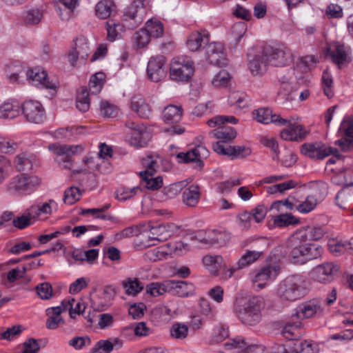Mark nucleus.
<instances>
[{"mask_svg":"<svg viewBox=\"0 0 353 353\" xmlns=\"http://www.w3.org/2000/svg\"><path fill=\"white\" fill-rule=\"evenodd\" d=\"M263 307V299L254 296L249 298L237 296L234 303V313L238 319L245 325L254 326L262 319L261 311Z\"/></svg>","mask_w":353,"mask_h":353,"instance_id":"nucleus-1","label":"nucleus"},{"mask_svg":"<svg viewBox=\"0 0 353 353\" xmlns=\"http://www.w3.org/2000/svg\"><path fill=\"white\" fill-rule=\"evenodd\" d=\"M288 257L294 263L305 264L309 261L319 258L323 252L322 246L305 240L297 232L288 241Z\"/></svg>","mask_w":353,"mask_h":353,"instance_id":"nucleus-2","label":"nucleus"},{"mask_svg":"<svg viewBox=\"0 0 353 353\" xmlns=\"http://www.w3.org/2000/svg\"><path fill=\"white\" fill-rule=\"evenodd\" d=\"M275 293L283 301L294 302L304 297L307 289L301 276L290 275L278 283Z\"/></svg>","mask_w":353,"mask_h":353,"instance_id":"nucleus-3","label":"nucleus"},{"mask_svg":"<svg viewBox=\"0 0 353 353\" xmlns=\"http://www.w3.org/2000/svg\"><path fill=\"white\" fill-rule=\"evenodd\" d=\"M321 311V305L317 300H310L299 305L292 315V322H289L284 327L282 334L286 339H293V336H297L295 331H299L301 326V320L314 316Z\"/></svg>","mask_w":353,"mask_h":353,"instance_id":"nucleus-4","label":"nucleus"},{"mask_svg":"<svg viewBox=\"0 0 353 353\" xmlns=\"http://www.w3.org/2000/svg\"><path fill=\"white\" fill-rule=\"evenodd\" d=\"M40 184L41 179L37 176L21 174L6 184V190L12 195L28 196L36 191Z\"/></svg>","mask_w":353,"mask_h":353,"instance_id":"nucleus-5","label":"nucleus"},{"mask_svg":"<svg viewBox=\"0 0 353 353\" xmlns=\"http://www.w3.org/2000/svg\"><path fill=\"white\" fill-rule=\"evenodd\" d=\"M316 62L314 56H306L296 64V67L290 70L287 75L279 77V81L283 86L287 84H296L302 85L307 83V80L304 75L310 68V66ZM283 88H285L283 87Z\"/></svg>","mask_w":353,"mask_h":353,"instance_id":"nucleus-6","label":"nucleus"},{"mask_svg":"<svg viewBox=\"0 0 353 353\" xmlns=\"http://www.w3.org/2000/svg\"><path fill=\"white\" fill-rule=\"evenodd\" d=\"M161 159L159 157L148 155L142 159V165L145 170L140 172V176L145 182V186L151 190H156L161 188L163 178L161 176L153 177L155 172L159 170V162Z\"/></svg>","mask_w":353,"mask_h":353,"instance_id":"nucleus-7","label":"nucleus"},{"mask_svg":"<svg viewBox=\"0 0 353 353\" xmlns=\"http://www.w3.org/2000/svg\"><path fill=\"white\" fill-rule=\"evenodd\" d=\"M194 63L190 57H178L172 59L170 68V79L175 81L187 82L194 74Z\"/></svg>","mask_w":353,"mask_h":353,"instance_id":"nucleus-8","label":"nucleus"},{"mask_svg":"<svg viewBox=\"0 0 353 353\" xmlns=\"http://www.w3.org/2000/svg\"><path fill=\"white\" fill-rule=\"evenodd\" d=\"M48 149L57 156L56 161L59 163H63V167L70 170L72 169V155L81 153L83 151V148L80 145H70L59 143L50 144Z\"/></svg>","mask_w":353,"mask_h":353,"instance_id":"nucleus-9","label":"nucleus"},{"mask_svg":"<svg viewBox=\"0 0 353 353\" xmlns=\"http://www.w3.org/2000/svg\"><path fill=\"white\" fill-rule=\"evenodd\" d=\"M265 56L268 58L269 63L274 66H283L292 60L290 50L284 46L272 47L270 46L263 48Z\"/></svg>","mask_w":353,"mask_h":353,"instance_id":"nucleus-10","label":"nucleus"},{"mask_svg":"<svg viewBox=\"0 0 353 353\" xmlns=\"http://www.w3.org/2000/svg\"><path fill=\"white\" fill-rule=\"evenodd\" d=\"M263 48L250 49L248 53V68L254 76L263 74L269 64Z\"/></svg>","mask_w":353,"mask_h":353,"instance_id":"nucleus-11","label":"nucleus"},{"mask_svg":"<svg viewBox=\"0 0 353 353\" xmlns=\"http://www.w3.org/2000/svg\"><path fill=\"white\" fill-rule=\"evenodd\" d=\"M279 268L277 265H267L259 270L254 275L252 281L259 290L265 288L279 275Z\"/></svg>","mask_w":353,"mask_h":353,"instance_id":"nucleus-12","label":"nucleus"},{"mask_svg":"<svg viewBox=\"0 0 353 353\" xmlns=\"http://www.w3.org/2000/svg\"><path fill=\"white\" fill-rule=\"evenodd\" d=\"M208 156V150L205 146L199 145L185 152H179L176 158L180 163L195 162L197 166L201 168L203 166L202 159Z\"/></svg>","mask_w":353,"mask_h":353,"instance_id":"nucleus-13","label":"nucleus"},{"mask_svg":"<svg viewBox=\"0 0 353 353\" xmlns=\"http://www.w3.org/2000/svg\"><path fill=\"white\" fill-rule=\"evenodd\" d=\"M228 350L236 353H265V347L261 345H249L242 336H236L224 343Z\"/></svg>","mask_w":353,"mask_h":353,"instance_id":"nucleus-14","label":"nucleus"},{"mask_svg":"<svg viewBox=\"0 0 353 353\" xmlns=\"http://www.w3.org/2000/svg\"><path fill=\"white\" fill-rule=\"evenodd\" d=\"M335 152H337L336 148L327 146L321 142L305 143L301 147L302 154L312 159H323Z\"/></svg>","mask_w":353,"mask_h":353,"instance_id":"nucleus-15","label":"nucleus"},{"mask_svg":"<svg viewBox=\"0 0 353 353\" xmlns=\"http://www.w3.org/2000/svg\"><path fill=\"white\" fill-rule=\"evenodd\" d=\"M205 57L208 61L212 65L222 67L228 64L221 43H208L205 46Z\"/></svg>","mask_w":353,"mask_h":353,"instance_id":"nucleus-16","label":"nucleus"},{"mask_svg":"<svg viewBox=\"0 0 353 353\" xmlns=\"http://www.w3.org/2000/svg\"><path fill=\"white\" fill-rule=\"evenodd\" d=\"M165 58L163 55H157L150 58L148 63L147 74L151 81L159 82L165 77Z\"/></svg>","mask_w":353,"mask_h":353,"instance_id":"nucleus-17","label":"nucleus"},{"mask_svg":"<svg viewBox=\"0 0 353 353\" xmlns=\"http://www.w3.org/2000/svg\"><path fill=\"white\" fill-rule=\"evenodd\" d=\"M24 117L29 122L41 123L45 119V112L42 105L37 101H28L22 105Z\"/></svg>","mask_w":353,"mask_h":353,"instance_id":"nucleus-18","label":"nucleus"},{"mask_svg":"<svg viewBox=\"0 0 353 353\" xmlns=\"http://www.w3.org/2000/svg\"><path fill=\"white\" fill-rule=\"evenodd\" d=\"M146 230H148L150 234L147 235L145 241L142 240L141 244L144 247L155 245L156 243L152 241H164L170 236V231L163 224L151 225L148 224Z\"/></svg>","mask_w":353,"mask_h":353,"instance_id":"nucleus-19","label":"nucleus"},{"mask_svg":"<svg viewBox=\"0 0 353 353\" xmlns=\"http://www.w3.org/2000/svg\"><path fill=\"white\" fill-rule=\"evenodd\" d=\"M90 53V48L88 39L80 36L77 38L75 46L68 54L69 61L72 66H74L78 60H86Z\"/></svg>","mask_w":353,"mask_h":353,"instance_id":"nucleus-20","label":"nucleus"},{"mask_svg":"<svg viewBox=\"0 0 353 353\" xmlns=\"http://www.w3.org/2000/svg\"><path fill=\"white\" fill-rule=\"evenodd\" d=\"M213 149L217 154L227 155L234 158H244L251 154V150L245 146H230L225 145L223 142L217 141L213 145Z\"/></svg>","mask_w":353,"mask_h":353,"instance_id":"nucleus-21","label":"nucleus"},{"mask_svg":"<svg viewBox=\"0 0 353 353\" xmlns=\"http://www.w3.org/2000/svg\"><path fill=\"white\" fill-rule=\"evenodd\" d=\"M288 123L285 125L286 127L281 132V137L286 141H301L307 134V131L301 125L291 123L290 120L287 119Z\"/></svg>","mask_w":353,"mask_h":353,"instance_id":"nucleus-22","label":"nucleus"},{"mask_svg":"<svg viewBox=\"0 0 353 353\" xmlns=\"http://www.w3.org/2000/svg\"><path fill=\"white\" fill-rule=\"evenodd\" d=\"M339 270L337 265L333 263H324L313 269L312 274L314 280L320 283L330 282L334 274Z\"/></svg>","mask_w":353,"mask_h":353,"instance_id":"nucleus-23","label":"nucleus"},{"mask_svg":"<svg viewBox=\"0 0 353 353\" xmlns=\"http://www.w3.org/2000/svg\"><path fill=\"white\" fill-rule=\"evenodd\" d=\"M26 74L27 79L33 85L41 86L46 89H54L57 87L56 83L48 80L46 72L41 70L39 68L29 70Z\"/></svg>","mask_w":353,"mask_h":353,"instance_id":"nucleus-24","label":"nucleus"},{"mask_svg":"<svg viewBox=\"0 0 353 353\" xmlns=\"http://www.w3.org/2000/svg\"><path fill=\"white\" fill-rule=\"evenodd\" d=\"M253 116L256 121L263 124L273 123L282 126L288 123L287 119L282 118L279 114H272V110L268 108H261L254 110Z\"/></svg>","mask_w":353,"mask_h":353,"instance_id":"nucleus-25","label":"nucleus"},{"mask_svg":"<svg viewBox=\"0 0 353 353\" xmlns=\"http://www.w3.org/2000/svg\"><path fill=\"white\" fill-rule=\"evenodd\" d=\"M297 336H293V339H288V340L294 341L292 345H290L289 353H314V348L313 343L311 341H301L298 339L300 334L298 331H295ZM281 351L278 353H288V350L283 347H281Z\"/></svg>","mask_w":353,"mask_h":353,"instance_id":"nucleus-26","label":"nucleus"},{"mask_svg":"<svg viewBox=\"0 0 353 353\" xmlns=\"http://www.w3.org/2000/svg\"><path fill=\"white\" fill-rule=\"evenodd\" d=\"M37 159L34 154L22 152L16 156L14 161V167L19 172L30 171L37 166Z\"/></svg>","mask_w":353,"mask_h":353,"instance_id":"nucleus-27","label":"nucleus"},{"mask_svg":"<svg viewBox=\"0 0 353 353\" xmlns=\"http://www.w3.org/2000/svg\"><path fill=\"white\" fill-rule=\"evenodd\" d=\"M263 253V251H246L238 261L236 266L232 267L228 270V275L227 277L230 278L236 270L243 269L254 263L262 256Z\"/></svg>","mask_w":353,"mask_h":353,"instance_id":"nucleus-28","label":"nucleus"},{"mask_svg":"<svg viewBox=\"0 0 353 353\" xmlns=\"http://www.w3.org/2000/svg\"><path fill=\"white\" fill-rule=\"evenodd\" d=\"M131 108L141 118H149L152 114L151 107L141 95H134L131 99Z\"/></svg>","mask_w":353,"mask_h":353,"instance_id":"nucleus-29","label":"nucleus"},{"mask_svg":"<svg viewBox=\"0 0 353 353\" xmlns=\"http://www.w3.org/2000/svg\"><path fill=\"white\" fill-rule=\"evenodd\" d=\"M150 137V134L147 131L146 127L141 125L139 128L136 129V131H132L129 142L135 148H143L148 145Z\"/></svg>","mask_w":353,"mask_h":353,"instance_id":"nucleus-30","label":"nucleus"},{"mask_svg":"<svg viewBox=\"0 0 353 353\" xmlns=\"http://www.w3.org/2000/svg\"><path fill=\"white\" fill-rule=\"evenodd\" d=\"M169 293L182 297L192 294L194 291L193 284L187 281L169 280Z\"/></svg>","mask_w":353,"mask_h":353,"instance_id":"nucleus-31","label":"nucleus"},{"mask_svg":"<svg viewBox=\"0 0 353 353\" xmlns=\"http://www.w3.org/2000/svg\"><path fill=\"white\" fill-rule=\"evenodd\" d=\"M209 41V38L207 34H203L199 32H194L191 33L186 41L187 48L192 52H196L201 49Z\"/></svg>","mask_w":353,"mask_h":353,"instance_id":"nucleus-32","label":"nucleus"},{"mask_svg":"<svg viewBox=\"0 0 353 353\" xmlns=\"http://www.w3.org/2000/svg\"><path fill=\"white\" fill-rule=\"evenodd\" d=\"M183 109L181 106L169 105L162 112V119L167 123H175L182 119Z\"/></svg>","mask_w":353,"mask_h":353,"instance_id":"nucleus-33","label":"nucleus"},{"mask_svg":"<svg viewBox=\"0 0 353 353\" xmlns=\"http://www.w3.org/2000/svg\"><path fill=\"white\" fill-rule=\"evenodd\" d=\"M305 240L310 243L311 241H319L326 234V230L322 226H309L303 230L297 232Z\"/></svg>","mask_w":353,"mask_h":353,"instance_id":"nucleus-34","label":"nucleus"},{"mask_svg":"<svg viewBox=\"0 0 353 353\" xmlns=\"http://www.w3.org/2000/svg\"><path fill=\"white\" fill-rule=\"evenodd\" d=\"M216 129L213 130L210 132V135L217 139H221L225 145L226 143L232 141L236 137V132L232 127L220 126L217 125Z\"/></svg>","mask_w":353,"mask_h":353,"instance_id":"nucleus-35","label":"nucleus"},{"mask_svg":"<svg viewBox=\"0 0 353 353\" xmlns=\"http://www.w3.org/2000/svg\"><path fill=\"white\" fill-rule=\"evenodd\" d=\"M201 193L199 186L192 184L183 192V202L188 206L194 207L199 202Z\"/></svg>","mask_w":353,"mask_h":353,"instance_id":"nucleus-36","label":"nucleus"},{"mask_svg":"<svg viewBox=\"0 0 353 353\" xmlns=\"http://www.w3.org/2000/svg\"><path fill=\"white\" fill-rule=\"evenodd\" d=\"M59 307H49L46 310V315L48 318L46 320V327L50 330L57 329L59 325L64 323V320L61 316Z\"/></svg>","mask_w":353,"mask_h":353,"instance_id":"nucleus-37","label":"nucleus"},{"mask_svg":"<svg viewBox=\"0 0 353 353\" xmlns=\"http://www.w3.org/2000/svg\"><path fill=\"white\" fill-rule=\"evenodd\" d=\"M116 345H118L119 347L122 345L121 341L117 339H114L113 341L101 340L90 350V353H110Z\"/></svg>","mask_w":353,"mask_h":353,"instance_id":"nucleus-38","label":"nucleus"},{"mask_svg":"<svg viewBox=\"0 0 353 353\" xmlns=\"http://www.w3.org/2000/svg\"><path fill=\"white\" fill-rule=\"evenodd\" d=\"M150 37L145 28L140 29L132 37L133 47L137 50L145 48L150 41Z\"/></svg>","mask_w":353,"mask_h":353,"instance_id":"nucleus-39","label":"nucleus"},{"mask_svg":"<svg viewBox=\"0 0 353 353\" xmlns=\"http://www.w3.org/2000/svg\"><path fill=\"white\" fill-rule=\"evenodd\" d=\"M146 293L152 296H159L169 293L170 288L169 286V280L163 282H154L146 285Z\"/></svg>","mask_w":353,"mask_h":353,"instance_id":"nucleus-40","label":"nucleus"},{"mask_svg":"<svg viewBox=\"0 0 353 353\" xmlns=\"http://www.w3.org/2000/svg\"><path fill=\"white\" fill-rule=\"evenodd\" d=\"M206 234H207L205 232L201 231L195 237L200 242L205 244L213 245L221 243L223 241V236H225L224 233L214 230L208 234V235Z\"/></svg>","mask_w":353,"mask_h":353,"instance_id":"nucleus-41","label":"nucleus"},{"mask_svg":"<svg viewBox=\"0 0 353 353\" xmlns=\"http://www.w3.org/2000/svg\"><path fill=\"white\" fill-rule=\"evenodd\" d=\"M122 286L125 293L130 296L137 295L144 288L143 284L137 279H127L122 282Z\"/></svg>","mask_w":353,"mask_h":353,"instance_id":"nucleus-42","label":"nucleus"},{"mask_svg":"<svg viewBox=\"0 0 353 353\" xmlns=\"http://www.w3.org/2000/svg\"><path fill=\"white\" fill-rule=\"evenodd\" d=\"M203 264L214 275L218 272L223 262V259L219 255H206L202 259Z\"/></svg>","mask_w":353,"mask_h":353,"instance_id":"nucleus-43","label":"nucleus"},{"mask_svg":"<svg viewBox=\"0 0 353 353\" xmlns=\"http://www.w3.org/2000/svg\"><path fill=\"white\" fill-rule=\"evenodd\" d=\"M144 1H143V4L139 3V0H134L132 3H131L125 10L124 12V20L128 21V19L134 20L136 23H139L142 21V17H139L138 12L139 9L143 8L144 3Z\"/></svg>","mask_w":353,"mask_h":353,"instance_id":"nucleus-44","label":"nucleus"},{"mask_svg":"<svg viewBox=\"0 0 353 353\" xmlns=\"http://www.w3.org/2000/svg\"><path fill=\"white\" fill-rule=\"evenodd\" d=\"M114 3L111 0H101L95 7L96 14L101 19L109 17L113 10Z\"/></svg>","mask_w":353,"mask_h":353,"instance_id":"nucleus-45","label":"nucleus"},{"mask_svg":"<svg viewBox=\"0 0 353 353\" xmlns=\"http://www.w3.org/2000/svg\"><path fill=\"white\" fill-rule=\"evenodd\" d=\"M319 203L313 196L307 195L304 201L297 199L296 210L302 214H307L314 210L317 204Z\"/></svg>","mask_w":353,"mask_h":353,"instance_id":"nucleus-46","label":"nucleus"},{"mask_svg":"<svg viewBox=\"0 0 353 353\" xmlns=\"http://www.w3.org/2000/svg\"><path fill=\"white\" fill-rule=\"evenodd\" d=\"M105 74L103 72H97L92 75L89 82L90 92L92 94H99L104 83Z\"/></svg>","mask_w":353,"mask_h":353,"instance_id":"nucleus-47","label":"nucleus"},{"mask_svg":"<svg viewBox=\"0 0 353 353\" xmlns=\"http://www.w3.org/2000/svg\"><path fill=\"white\" fill-rule=\"evenodd\" d=\"M328 185L323 181L314 183L312 185V196L319 202L321 203L327 195Z\"/></svg>","mask_w":353,"mask_h":353,"instance_id":"nucleus-48","label":"nucleus"},{"mask_svg":"<svg viewBox=\"0 0 353 353\" xmlns=\"http://www.w3.org/2000/svg\"><path fill=\"white\" fill-rule=\"evenodd\" d=\"M145 28L151 37H161L164 32L163 23L156 19H149L146 22Z\"/></svg>","mask_w":353,"mask_h":353,"instance_id":"nucleus-49","label":"nucleus"},{"mask_svg":"<svg viewBox=\"0 0 353 353\" xmlns=\"http://www.w3.org/2000/svg\"><path fill=\"white\" fill-rule=\"evenodd\" d=\"M332 61L337 65L344 63L347 61V54L343 45L336 43L331 50Z\"/></svg>","mask_w":353,"mask_h":353,"instance_id":"nucleus-50","label":"nucleus"},{"mask_svg":"<svg viewBox=\"0 0 353 353\" xmlns=\"http://www.w3.org/2000/svg\"><path fill=\"white\" fill-rule=\"evenodd\" d=\"M76 107L79 111L85 112L90 108L89 92L85 87H83L77 94Z\"/></svg>","mask_w":353,"mask_h":353,"instance_id":"nucleus-51","label":"nucleus"},{"mask_svg":"<svg viewBox=\"0 0 353 353\" xmlns=\"http://www.w3.org/2000/svg\"><path fill=\"white\" fill-rule=\"evenodd\" d=\"M353 201V191L347 187L341 189L336 196V203L341 208L345 209L347 204Z\"/></svg>","mask_w":353,"mask_h":353,"instance_id":"nucleus-52","label":"nucleus"},{"mask_svg":"<svg viewBox=\"0 0 353 353\" xmlns=\"http://www.w3.org/2000/svg\"><path fill=\"white\" fill-rule=\"evenodd\" d=\"M229 103L234 108L236 112H241L248 107V99L243 94H232L229 98Z\"/></svg>","mask_w":353,"mask_h":353,"instance_id":"nucleus-53","label":"nucleus"},{"mask_svg":"<svg viewBox=\"0 0 353 353\" xmlns=\"http://www.w3.org/2000/svg\"><path fill=\"white\" fill-rule=\"evenodd\" d=\"M299 220L291 214H281L274 219V224L279 228L286 227L290 225H296Z\"/></svg>","mask_w":353,"mask_h":353,"instance_id":"nucleus-54","label":"nucleus"},{"mask_svg":"<svg viewBox=\"0 0 353 353\" xmlns=\"http://www.w3.org/2000/svg\"><path fill=\"white\" fill-rule=\"evenodd\" d=\"M43 17L42 11L39 8H31L23 14L24 21L30 25L38 24Z\"/></svg>","mask_w":353,"mask_h":353,"instance_id":"nucleus-55","label":"nucleus"},{"mask_svg":"<svg viewBox=\"0 0 353 353\" xmlns=\"http://www.w3.org/2000/svg\"><path fill=\"white\" fill-rule=\"evenodd\" d=\"M188 327L181 323H174L170 330V335L175 339H184L188 334Z\"/></svg>","mask_w":353,"mask_h":353,"instance_id":"nucleus-56","label":"nucleus"},{"mask_svg":"<svg viewBox=\"0 0 353 353\" xmlns=\"http://www.w3.org/2000/svg\"><path fill=\"white\" fill-rule=\"evenodd\" d=\"M108 39L113 41L116 39L119 34L123 30L124 26L120 23H116L113 20H109L106 22Z\"/></svg>","mask_w":353,"mask_h":353,"instance_id":"nucleus-57","label":"nucleus"},{"mask_svg":"<svg viewBox=\"0 0 353 353\" xmlns=\"http://www.w3.org/2000/svg\"><path fill=\"white\" fill-rule=\"evenodd\" d=\"M152 315L161 321H168L172 315V311L167 305H159L152 309Z\"/></svg>","mask_w":353,"mask_h":353,"instance_id":"nucleus-58","label":"nucleus"},{"mask_svg":"<svg viewBox=\"0 0 353 353\" xmlns=\"http://www.w3.org/2000/svg\"><path fill=\"white\" fill-rule=\"evenodd\" d=\"M17 107L10 103H5L0 105V118L14 119L19 114Z\"/></svg>","mask_w":353,"mask_h":353,"instance_id":"nucleus-59","label":"nucleus"},{"mask_svg":"<svg viewBox=\"0 0 353 353\" xmlns=\"http://www.w3.org/2000/svg\"><path fill=\"white\" fill-rule=\"evenodd\" d=\"M141 190L139 187H134L129 188L123 187L119 188L116 192V198L120 201H126L134 196L138 192H141Z\"/></svg>","mask_w":353,"mask_h":353,"instance_id":"nucleus-60","label":"nucleus"},{"mask_svg":"<svg viewBox=\"0 0 353 353\" xmlns=\"http://www.w3.org/2000/svg\"><path fill=\"white\" fill-rule=\"evenodd\" d=\"M81 190L77 187H70L64 192L63 201L65 203L72 205L80 199Z\"/></svg>","mask_w":353,"mask_h":353,"instance_id":"nucleus-61","label":"nucleus"},{"mask_svg":"<svg viewBox=\"0 0 353 353\" xmlns=\"http://www.w3.org/2000/svg\"><path fill=\"white\" fill-rule=\"evenodd\" d=\"M167 255H169V252L167 250L166 245L150 250L146 252L147 258L152 261L165 259Z\"/></svg>","mask_w":353,"mask_h":353,"instance_id":"nucleus-62","label":"nucleus"},{"mask_svg":"<svg viewBox=\"0 0 353 353\" xmlns=\"http://www.w3.org/2000/svg\"><path fill=\"white\" fill-rule=\"evenodd\" d=\"M166 248L167 250L169 252V254H174L176 256L183 255L189 250L188 245L181 241L167 244Z\"/></svg>","mask_w":353,"mask_h":353,"instance_id":"nucleus-63","label":"nucleus"},{"mask_svg":"<svg viewBox=\"0 0 353 353\" xmlns=\"http://www.w3.org/2000/svg\"><path fill=\"white\" fill-rule=\"evenodd\" d=\"M241 184V180L239 179H231L228 181L216 183V189L219 192L224 195L228 194L232 187Z\"/></svg>","mask_w":353,"mask_h":353,"instance_id":"nucleus-64","label":"nucleus"}]
</instances>
